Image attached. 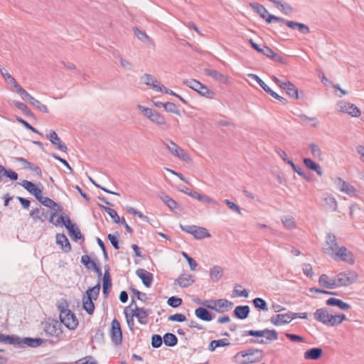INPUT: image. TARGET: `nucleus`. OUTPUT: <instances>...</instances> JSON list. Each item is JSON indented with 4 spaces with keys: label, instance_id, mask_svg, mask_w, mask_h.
<instances>
[{
    "label": "nucleus",
    "instance_id": "obj_1",
    "mask_svg": "<svg viewBox=\"0 0 364 364\" xmlns=\"http://www.w3.org/2000/svg\"><path fill=\"white\" fill-rule=\"evenodd\" d=\"M314 318L318 321L330 326H338L346 318L344 314H332L328 309L321 308L314 313Z\"/></svg>",
    "mask_w": 364,
    "mask_h": 364
},
{
    "label": "nucleus",
    "instance_id": "obj_2",
    "mask_svg": "<svg viewBox=\"0 0 364 364\" xmlns=\"http://www.w3.org/2000/svg\"><path fill=\"white\" fill-rule=\"evenodd\" d=\"M263 357L261 350L250 348L237 353L234 356V362L237 364H250L259 361Z\"/></svg>",
    "mask_w": 364,
    "mask_h": 364
},
{
    "label": "nucleus",
    "instance_id": "obj_3",
    "mask_svg": "<svg viewBox=\"0 0 364 364\" xmlns=\"http://www.w3.org/2000/svg\"><path fill=\"white\" fill-rule=\"evenodd\" d=\"M100 290V284L98 282L95 287L89 288L86 294L82 296V307L86 312L91 315L95 311V305L93 300H96L98 297Z\"/></svg>",
    "mask_w": 364,
    "mask_h": 364
},
{
    "label": "nucleus",
    "instance_id": "obj_4",
    "mask_svg": "<svg viewBox=\"0 0 364 364\" xmlns=\"http://www.w3.org/2000/svg\"><path fill=\"white\" fill-rule=\"evenodd\" d=\"M272 21L283 22L289 28L293 30H298L301 34L304 35L309 34L311 31L309 27L303 23H299L294 21H286L285 19L281 17H278L274 15H269V17L267 18V22L268 23H272Z\"/></svg>",
    "mask_w": 364,
    "mask_h": 364
},
{
    "label": "nucleus",
    "instance_id": "obj_5",
    "mask_svg": "<svg viewBox=\"0 0 364 364\" xmlns=\"http://www.w3.org/2000/svg\"><path fill=\"white\" fill-rule=\"evenodd\" d=\"M60 311V323H63L70 330L75 329L78 326V320L76 316L70 309L64 306H58Z\"/></svg>",
    "mask_w": 364,
    "mask_h": 364
},
{
    "label": "nucleus",
    "instance_id": "obj_6",
    "mask_svg": "<svg viewBox=\"0 0 364 364\" xmlns=\"http://www.w3.org/2000/svg\"><path fill=\"white\" fill-rule=\"evenodd\" d=\"M337 112L346 114L352 117H358L361 115V110L354 104L345 100H340L336 105Z\"/></svg>",
    "mask_w": 364,
    "mask_h": 364
},
{
    "label": "nucleus",
    "instance_id": "obj_7",
    "mask_svg": "<svg viewBox=\"0 0 364 364\" xmlns=\"http://www.w3.org/2000/svg\"><path fill=\"white\" fill-rule=\"evenodd\" d=\"M181 228L183 231L191 234L196 240H203L211 237L208 230L203 227L196 225H181Z\"/></svg>",
    "mask_w": 364,
    "mask_h": 364
},
{
    "label": "nucleus",
    "instance_id": "obj_8",
    "mask_svg": "<svg viewBox=\"0 0 364 364\" xmlns=\"http://www.w3.org/2000/svg\"><path fill=\"white\" fill-rule=\"evenodd\" d=\"M340 247L341 246L338 244L336 235L332 233H328L326 236L325 244L323 247V252L332 257Z\"/></svg>",
    "mask_w": 364,
    "mask_h": 364
},
{
    "label": "nucleus",
    "instance_id": "obj_9",
    "mask_svg": "<svg viewBox=\"0 0 364 364\" xmlns=\"http://www.w3.org/2000/svg\"><path fill=\"white\" fill-rule=\"evenodd\" d=\"M166 149L178 159L186 161L191 162V157L182 148L178 146L176 143L171 141L169 143L166 144Z\"/></svg>",
    "mask_w": 364,
    "mask_h": 364
},
{
    "label": "nucleus",
    "instance_id": "obj_10",
    "mask_svg": "<svg viewBox=\"0 0 364 364\" xmlns=\"http://www.w3.org/2000/svg\"><path fill=\"white\" fill-rule=\"evenodd\" d=\"M331 257L335 260H341L348 264H353L355 262L353 255L344 246H341Z\"/></svg>",
    "mask_w": 364,
    "mask_h": 364
},
{
    "label": "nucleus",
    "instance_id": "obj_11",
    "mask_svg": "<svg viewBox=\"0 0 364 364\" xmlns=\"http://www.w3.org/2000/svg\"><path fill=\"white\" fill-rule=\"evenodd\" d=\"M356 277V274L353 272L339 273L335 277L336 288L352 284L355 281Z\"/></svg>",
    "mask_w": 364,
    "mask_h": 364
},
{
    "label": "nucleus",
    "instance_id": "obj_12",
    "mask_svg": "<svg viewBox=\"0 0 364 364\" xmlns=\"http://www.w3.org/2000/svg\"><path fill=\"white\" fill-rule=\"evenodd\" d=\"M61 324L56 320L49 321L44 324L45 333L50 336L59 337L62 334Z\"/></svg>",
    "mask_w": 364,
    "mask_h": 364
},
{
    "label": "nucleus",
    "instance_id": "obj_13",
    "mask_svg": "<svg viewBox=\"0 0 364 364\" xmlns=\"http://www.w3.org/2000/svg\"><path fill=\"white\" fill-rule=\"evenodd\" d=\"M109 336L112 341L115 345H119L122 341V333L119 322L114 318L112 321V327L109 332Z\"/></svg>",
    "mask_w": 364,
    "mask_h": 364
},
{
    "label": "nucleus",
    "instance_id": "obj_14",
    "mask_svg": "<svg viewBox=\"0 0 364 364\" xmlns=\"http://www.w3.org/2000/svg\"><path fill=\"white\" fill-rule=\"evenodd\" d=\"M334 183L336 185V188L338 189L340 191L345 193L350 196H356V189L353 186L346 183L341 178H336L334 180Z\"/></svg>",
    "mask_w": 364,
    "mask_h": 364
},
{
    "label": "nucleus",
    "instance_id": "obj_15",
    "mask_svg": "<svg viewBox=\"0 0 364 364\" xmlns=\"http://www.w3.org/2000/svg\"><path fill=\"white\" fill-rule=\"evenodd\" d=\"M46 138L55 146L58 149L63 152H67L68 147L62 141L60 137H58L57 133L55 131L50 130L47 134Z\"/></svg>",
    "mask_w": 364,
    "mask_h": 364
},
{
    "label": "nucleus",
    "instance_id": "obj_16",
    "mask_svg": "<svg viewBox=\"0 0 364 364\" xmlns=\"http://www.w3.org/2000/svg\"><path fill=\"white\" fill-rule=\"evenodd\" d=\"M271 322L275 326H282L289 323L292 321L291 312L287 314H277L271 317Z\"/></svg>",
    "mask_w": 364,
    "mask_h": 364
},
{
    "label": "nucleus",
    "instance_id": "obj_17",
    "mask_svg": "<svg viewBox=\"0 0 364 364\" xmlns=\"http://www.w3.org/2000/svg\"><path fill=\"white\" fill-rule=\"evenodd\" d=\"M132 316H136L139 322L141 324L147 323V318L150 314L149 311H147L143 308H139L135 305L134 309H132Z\"/></svg>",
    "mask_w": 364,
    "mask_h": 364
},
{
    "label": "nucleus",
    "instance_id": "obj_18",
    "mask_svg": "<svg viewBox=\"0 0 364 364\" xmlns=\"http://www.w3.org/2000/svg\"><path fill=\"white\" fill-rule=\"evenodd\" d=\"M21 185L30 193L33 194L37 200L43 194L42 190L31 181L25 180Z\"/></svg>",
    "mask_w": 364,
    "mask_h": 364
},
{
    "label": "nucleus",
    "instance_id": "obj_19",
    "mask_svg": "<svg viewBox=\"0 0 364 364\" xmlns=\"http://www.w3.org/2000/svg\"><path fill=\"white\" fill-rule=\"evenodd\" d=\"M136 274L141 279L143 284L149 287L153 280V274L144 269H138Z\"/></svg>",
    "mask_w": 364,
    "mask_h": 364
},
{
    "label": "nucleus",
    "instance_id": "obj_20",
    "mask_svg": "<svg viewBox=\"0 0 364 364\" xmlns=\"http://www.w3.org/2000/svg\"><path fill=\"white\" fill-rule=\"evenodd\" d=\"M216 312L225 313L230 311L233 307V303L226 299H217Z\"/></svg>",
    "mask_w": 364,
    "mask_h": 364
},
{
    "label": "nucleus",
    "instance_id": "obj_21",
    "mask_svg": "<svg viewBox=\"0 0 364 364\" xmlns=\"http://www.w3.org/2000/svg\"><path fill=\"white\" fill-rule=\"evenodd\" d=\"M205 73L213 77L215 80L224 83V84H228L229 83V77L215 70L211 69H205Z\"/></svg>",
    "mask_w": 364,
    "mask_h": 364
},
{
    "label": "nucleus",
    "instance_id": "obj_22",
    "mask_svg": "<svg viewBox=\"0 0 364 364\" xmlns=\"http://www.w3.org/2000/svg\"><path fill=\"white\" fill-rule=\"evenodd\" d=\"M335 282V277H330L324 274H321L318 279L320 286L330 289H336Z\"/></svg>",
    "mask_w": 364,
    "mask_h": 364
},
{
    "label": "nucleus",
    "instance_id": "obj_23",
    "mask_svg": "<svg viewBox=\"0 0 364 364\" xmlns=\"http://www.w3.org/2000/svg\"><path fill=\"white\" fill-rule=\"evenodd\" d=\"M323 350L321 348H312L307 350L304 353V358L305 360H318L322 355Z\"/></svg>",
    "mask_w": 364,
    "mask_h": 364
},
{
    "label": "nucleus",
    "instance_id": "obj_24",
    "mask_svg": "<svg viewBox=\"0 0 364 364\" xmlns=\"http://www.w3.org/2000/svg\"><path fill=\"white\" fill-rule=\"evenodd\" d=\"M263 338L265 340L262 339L257 341L259 344H266L270 341H277L278 339V333L275 330L264 329Z\"/></svg>",
    "mask_w": 364,
    "mask_h": 364
},
{
    "label": "nucleus",
    "instance_id": "obj_25",
    "mask_svg": "<svg viewBox=\"0 0 364 364\" xmlns=\"http://www.w3.org/2000/svg\"><path fill=\"white\" fill-rule=\"evenodd\" d=\"M194 282L192 275L188 274H181L175 280V284H178L181 287L185 288L191 286Z\"/></svg>",
    "mask_w": 364,
    "mask_h": 364
},
{
    "label": "nucleus",
    "instance_id": "obj_26",
    "mask_svg": "<svg viewBox=\"0 0 364 364\" xmlns=\"http://www.w3.org/2000/svg\"><path fill=\"white\" fill-rule=\"evenodd\" d=\"M223 275V267L215 265L210 269V279L213 282H218Z\"/></svg>",
    "mask_w": 364,
    "mask_h": 364
},
{
    "label": "nucleus",
    "instance_id": "obj_27",
    "mask_svg": "<svg viewBox=\"0 0 364 364\" xmlns=\"http://www.w3.org/2000/svg\"><path fill=\"white\" fill-rule=\"evenodd\" d=\"M56 242L58 245H60L62 248V250L65 252H68L71 250L70 244L68 241V239L66 237V236L64 234H57L56 235Z\"/></svg>",
    "mask_w": 364,
    "mask_h": 364
},
{
    "label": "nucleus",
    "instance_id": "obj_28",
    "mask_svg": "<svg viewBox=\"0 0 364 364\" xmlns=\"http://www.w3.org/2000/svg\"><path fill=\"white\" fill-rule=\"evenodd\" d=\"M18 342L19 343L18 344L21 346H26L35 348V347H38V346H41L43 343V340L41 338H24L23 339H21L19 338Z\"/></svg>",
    "mask_w": 364,
    "mask_h": 364
},
{
    "label": "nucleus",
    "instance_id": "obj_29",
    "mask_svg": "<svg viewBox=\"0 0 364 364\" xmlns=\"http://www.w3.org/2000/svg\"><path fill=\"white\" fill-rule=\"evenodd\" d=\"M282 89L284 90L287 95L295 100L299 99V93L298 89L295 87L294 84H292L289 81L285 82L284 85H283Z\"/></svg>",
    "mask_w": 364,
    "mask_h": 364
},
{
    "label": "nucleus",
    "instance_id": "obj_30",
    "mask_svg": "<svg viewBox=\"0 0 364 364\" xmlns=\"http://www.w3.org/2000/svg\"><path fill=\"white\" fill-rule=\"evenodd\" d=\"M250 6L262 18H267L270 14L264 6L258 3H250Z\"/></svg>",
    "mask_w": 364,
    "mask_h": 364
},
{
    "label": "nucleus",
    "instance_id": "obj_31",
    "mask_svg": "<svg viewBox=\"0 0 364 364\" xmlns=\"http://www.w3.org/2000/svg\"><path fill=\"white\" fill-rule=\"evenodd\" d=\"M38 200L40 201L43 205L53 208L55 211H60L62 210L61 207L55 201L49 198L43 197V195L38 198Z\"/></svg>",
    "mask_w": 364,
    "mask_h": 364
},
{
    "label": "nucleus",
    "instance_id": "obj_32",
    "mask_svg": "<svg viewBox=\"0 0 364 364\" xmlns=\"http://www.w3.org/2000/svg\"><path fill=\"white\" fill-rule=\"evenodd\" d=\"M304 164L307 168L316 171L318 176H321L323 175V171L321 166L314 162L312 159L309 158H305L304 159Z\"/></svg>",
    "mask_w": 364,
    "mask_h": 364
},
{
    "label": "nucleus",
    "instance_id": "obj_33",
    "mask_svg": "<svg viewBox=\"0 0 364 364\" xmlns=\"http://www.w3.org/2000/svg\"><path fill=\"white\" fill-rule=\"evenodd\" d=\"M195 315L197 318L205 321H210L213 319L211 314L205 308L199 307L195 310Z\"/></svg>",
    "mask_w": 364,
    "mask_h": 364
},
{
    "label": "nucleus",
    "instance_id": "obj_34",
    "mask_svg": "<svg viewBox=\"0 0 364 364\" xmlns=\"http://www.w3.org/2000/svg\"><path fill=\"white\" fill-rule=\"evenodd\" d=\"M188 196H191L192 198H196L197 200L204 202V203H210V204H213V205H218V202L215 200H214L213 198H212L208 196L200 194L196 191L190 192V193H188Z\"/></svg>",
    "mask_w": 364,
    "mask_h": 364
},
{
    "label": "nucleus",
    "instance_id": "obj_35",
    "mask_svg": "<svg viewBox=\"0 0 364 364\" xmlns=\"http://www.w3.org/2000/svg\"><path fill=\"white\" fill-rule=\"evenodd\" d=\"M250 313V308L248 306H237L234 310V315L240 318H246Z\"/></svg>",
    "mask_w": 364,
    "mask_h": 364
},
{
    "label": "nucleus",
    "instance_id": "obj_36",
    "mask_svg": "<svg viewBox=\"0 0 364 364\" xmlns=\"http://www.w3.org/2000/svg\"><path fill=\"white\" fill-rule=\"evenodd\" d=\"M328 306H336L341 310H348L350 308V305L341 299L336 298H330L326 301Z\"/></svg>",
    "mask_w": 364,
    "mask_h": 364
},
{
    "label": "nucleus",
    "instance_id": "obj_37",
    "mask_svg": "<svg viewBox=\"0 0 364 364\" xmlns=\"http://www.w3.org/2000/svg\"><path fill=\"white\" fill-rule=\"evenodd\" d=\"M323 200L325 201V204L328 210L331 211H336L337 210V201L336 198L329 194H326L324 196Z\"/></svg>",
    "mask_w": 364,
    "mask_h": 364
},
{
    "label": "nucleus",
    "instance_id": "obj_38",
    "mask_svg": "<svg viewBox=\"0 0 364 364\" xmlns=\"http://www.w3.org/2000/svg\"><path fill=\"white\" fill-rule=\"evenodd\" d=\"M49 222L55 226H63L64 222V217L63 215H58L57 211L50 212L49 211Z\"/></svg>",
    "mask_w": 364,
    "mask_h": 364
},
{
    "label": "nucleus",
    "instance_id": "obj_39",
    "mask_svg": "<svg viewBox=\"0 0 364 364\" xmlns=\"http://www.w3.org/2000/svg\"><path fill=\"white\" fill-rule=\"evenodd\" d=\"M309 149L311 151V155L318 160L323 159V152L321 149V147L315 144V143H310L309 144Z\"/></svg>",
    "mask_w": 364,
    "mask_h": 364
},
{
    "label": "nucleus",
    "instance_id": "obj_40",
    "mask_svg": "<svg viewBox=\"0 0 364 364\" xmlns=\"http://www.w3.org/2000/svg\"><path fill=\"white\" fill-rule=\"evenodd\" d=\"M16 160H17V161L21 163V164L23 166L24 168L30 169V170L33 171V172L36 173L37 174H41V171L38 166L30 163L29 161H28L26 159H25L23 158H18Z\"/></svg>",
    "mask_w": 364,
    "mask_h": 364
},
{
    "label": "nucleus",
    "instance_id": "obj_41",
    "mask_svg": "<svg viewBox=\"0 0 364 364\" xmlns=\"http://www.w3.org/2000/svg\"><path fill=\"white\" fill-rule=\"evenodd\" d=\"M281 220L285 228L292 230L296 228L295 220L293 217L289 215H284L282 217Z\"/></svg>",
    "mask_w": 364,
    "mask_h": 364
},
{
    "label": "nucleus",
    "instance_id": "obj_42",
    "mask_svg": "<svg viewBox=\"0 0 364 364\" xmlns=\"http://www.w3.org/2000/svg\"><path fill=\"white\" fill-rule=\"evenodd\" d=\"M282 13L289 15L293 12V8L289 4L283 3L282 0H279V3L275 5Z\"/></svg>",
    "mask_w": 364,
    "mask_h": 364
},
{
    "label": "nucleus",
    "instance_id": "obj_43",
    "mask_svg": "<svg viewBox=\"0 0 364 364\" xmlns=\"http://www.w3.org/2000/svg\"><path fill=\"white\" fill-rule=\"evenodd\" d=\"M164 343L168 346H174L177 344V337L171 333H167L164 336Z\"/></svg>",
    "mask_w": 364,
    "mask_h": 364
},
{
    "label": "nucleus",
    "instance_id": "obj_44",
    "mask_svg": "<svg viewBox=\"0 0 364 364\" xmlns=\"http://www.w3.org/2000/svg\"><path fill=\"white\" fill-rule=\"evenodd\" d=\"M32 106H33L38 111L43 112V113H48V109L42 102H41L39 100L35 99L34 97L31 99V101L29 102Z\"/></svg>",
    "mask_w": 364,
    "mask_h": 364
},
{
    "label": "nucleus",
    "instance_id": "obj_45",
    "mask_svg": "<svg viewBox=\"0 0 364 364\" xmlns=\"http://www.w3.org/2000/svg\"><path fill=\"white\" fill-rule=\"evenodd\" d=\"M49 214V211L47 210L46 213H43L40 215V210L38 209H35L30 213L31 217L33 218L34 220H41L43 221L45 218H47Z\"/></svg>",
    "mask_w": 364,
    "mask_h": 364
},
{
    "label": "nucleus",
    "instance_id": "obj_46",
    "mask_svg": "<svg viewBox=\"0 0 364 364\" xmlns=\"http://www.w3.org/2000/svg\"><path fill=\"white\" fill-rule=\"evenodd\" d=\"M101 208L110 216L114 223H119L120 222V218L114 209L106 206H101Z\"/></svg>",
    "mask_w": 364,
    "mask_h": 364
},
{
    "label": "nucleus",
    "instance_id": "obj_47",
    "mask_svg": "<svg viewBox=\"0 0 364 364\" xmlns=\"http://www.w3.org/2000/svg\"><path fill=\"white\" fill-rule=\"evenodd\" d=\"M183 84L187 85L188 87L191 88L192 90L198 92L199 89L201 87V83L196 80L193 79H189L183 81Z\"/></svg>",
    "mask_w": 364,
    "mask_h": 364
},
{
    "label": "nucleus",
    "instance_id": "obj_48",
    "mask_svg": "<svg viewBox=\"0 0 364 364\" xmlns=\"http://www.w3.org/2000/svg\"><path fill=\"white\" fill-rule=\"evenodd\" d=\"M253 304H254L255 307L258 309H260V310H262L264 311H268V307H267L266 301L261 298L255 299L253 300Z\"/></svg>",
    "mask_w": 364,
    "mask_h": 364
},
{
    "label": "nucleus",
    "instance_id": "obj_49",
    "mask_svg": "<svg viewBox=\"0 0 364 364\" xmlns=\"http://www.w3.org/2000/svg\"><path fill=\"white\" fill-rule=\"evenodd\" d=\"M19 338L18 337H13L9 336H6L0 333V342L1 343H18Z\"/></svg>",
    "mask_w": 364,
    "mask_h": 364
},
{
    "label": "nucleus",
    "instance_id": "obj_50",
    "mask_svg": "<svg viewBox=\"0 0 364 364\" xmlns=\"http://www.w3.org/2000/svg\"><path fill=\"white\" fill-rule=\"evenodd\" d=\"M112 285L111 284V279L109 274L108 270H107L104 274L103 277V293L105 294H107V289L110 287Z\"/></svg>",
    "mask_w": 364,
    "mask_h": 364
},
{
    "label": "nucleus",
    "instance_id": "obj_51",
    "mask_svg": "<svg viewBox=\"0 0 364 364\" xmlns=\"http://www.w3.org/2000/svg\"><path fill=\"white\" fill-rule=\"evenodd\" d=\"M151 121L158 125H166V120L164 117L161 115L157 111L154 114V116Z\"/></svg>",
    "mask_w": 364,
    "mask_h": 364
},
{
    "label": "nucleus",
    "instance_id": "obj_52",
    "mask_svg": "<svg viewBox=\"0 0 364 364\" xmlns=\"http://www.w3.org/2000/svg\"><path fill=\"white\" fill-rule=\"evenodd\" d=\"M107 237L113 247L116 250H118L119 248L118 233L117 232L116 234H109Z\"/></svg>",
    "mask_w": 364,
    "mask_h": 364
},
{
    "label": "nucleus",
    "instance_id": "obj_53",
    "mask_svg": "<svg viewBox=\"0 0 364 364\" xmlns=\"http://www.w3.org/2000/svg\"><path fill=\"white\" fill-rule=\"evenodd\" d=\"M12 105H14L16 108L23 112L24 114H28L30 113L28 107L23 102L14 100L12 102Z\"/></svg>",
    "mask_w": 364,
    "mask_h": 364
},
{
    "label": "nucleus",
    "instance_id": "obj_54",
    "mask_svg": "<svg viewBox=\"0 0 364 364\" xmlns=\"http://www.w3.org/2000/svg\"><path fill=\"white\" fill-rule=\"evenodd\" d=\"M68 232L70 236L75 241L82 238V234L77 228L74 227L69 230Z\"/></svg>",
    "mask_w": 364,
    "mask_h": 364
},
{
    "label": "nucleus",
    "instance_id": "obj_55",
    "mask_svg": "<svg viewBox=\"0 0 364 364\" xmlns=\"http://www.w3.org/2000/svg\"><path fill=\"white\" fill-rule=\"evenodd\" d=\"M163 107H164L165 110L171 112V113H175L178 114V110L176 105L173 102H166L163 104Z\"/></svg>",
    "mask_w": 364,
    "mask_h": 364
},
{
    "label": "nucleus",
    "instance_id": "obj_56",
    "mask_svg": "<svg viewBox=\"0 0 364 364\" xmlns=\"http://www.w3.org/2000/svg\"><path fill=\"white\" fill-rule=\"evenodd\" d=\"M240 287H241V286H240V285H236L234 287V290H233L234 294L237 296L247 298L248 295H249L248 291L246 289H242V290L239 289L238 288H240Z\"/></svg>",
    "mask_w": 364,
    "mask_h": 364
},
{
    "label": "nucleus",
    "instance_id": "obj_57",
    "mask_svg": "<svg viewBox=\"0 0 364 364\" xmlns=\"http://www.w3.org/2000/svg\"><path fill=\"white\" fill-rule=\"evenodd\" d=\"M168 304L172 307H178L182 304V299L176 296H171L168 299Z\"/></svg>",
    "mask_w": 364,
    "mask_h": 364
},
{
    "label": "nucleus",
    "instance_id": "obj_58",
    "mask_svg": "<svg viewBox=\"0 0 364 364\" xmlns=\"http://www.w3.org/2000/svg\"><path fill=\"white\" fill-rule=\"evenodd\" d=\"M299 117L304 122L305 121H313V124H311L310 126L311 127H316L318 126V120L316 117H307L306 115L305 114H300L299 116Z\"/></svg>",
    "mask_w": 364,
    "mask_h": 364
},
{
    "label": "nucleus",
    "instance_id": "obj_59",
    "mask_svg": "<svg viewBox=\"0 0 364 364\" xmlns=\"http://www.w3.org/2000/svg\"><path fill=\"white\" fill-rule=\"evenodd\" d=\"M275 151L276 153L278 154V156L284 161H285L286 163H287L289 164V161H292L291 160H290L288 157V155L286 153L285 151H284L283 149H280V148H276L275 149Z\"/></svg>",
    "mask_w": 364,
    "mask_h": 364
},
{
    "label": "nucleus",
    "instance_id": "obj_60",
    "mask_svg": "<svg viewBox=\"0 0 364 364\" xmlns=\"http://www.w3.org/2000/svg\"><path fill=\"white\" fill-rule=\"evenodd\" d=\"M224 202L228 205L230 210H232L234 212H236L238 214H242L240 208L235 203L230 201L228 199H225Z\"/></svg>",
    "mask_w": 364,
    "mask_h": 364
},
{
    "label": "nucleus",
    "instance_id": "obj_61",
    "mask_svg": "<svg viewBox=\"0 0 364 364\" xmlns=\"http://www.w3.org/2000/svg\"><path fill=\"white\" fill-rule=\"evenodd\" d=\"M186 320V317L185 316V315L181 314H176L168 317V321H171L183 322Z\"/></svg>",
    "mask_w": 364,
    "mask_h": 364
},
{
    "label": "nucleus",
    "instance_id": "obj_62",
    "mask_svg": "<svg viewBox=\"0 0 364 364\" xmlns=\"http://www.w3.org/2000/svg\"><path fill=\"white\" fill-rule=\"evenodd\" d=\"M151 345L154 348H159L162 345V338L159 335H154L151 338Z\"/></svg>",
    "mask_w": 364,
    "mask_h": 364
},
{
    "label": "nucleus",
    "instance_id": "obj_63",
    "mask_svg": "<svg viewBox=\"0 0 364 364\" xmlns=\"http://www.w3.org/2000/svg\"><path fill=\"white\" fill-rule=\"evenodd\" d=\"M149 87H151L156 92H162L164 91V86L161 85V83L156 78L153 80V82L151 84Z\"/></svg>",
    "mask_w": 364,
    "mask_h": 364
},
{
    "label": "nucleus",
    "instance_id": "obj_64",
    "mask_svg": "<svg viewBox=\"0 0 364 364\" xmlns=\"http://www.w3.org/2000/svg\"><path fill=\"white\" fill-rule=\"evenodd\" d=\"M134 33L135 36H136V37H137L140 41H143V42H146V41L148 40V36H147V35H146L144 32H143V31H140L139 29H138V28H134Z\"/></svg>",
    "mask_w": 364,
    "mask_h": 364
}]
</instances>
